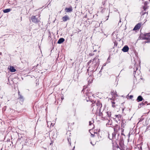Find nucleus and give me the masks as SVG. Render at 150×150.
I'll use <instances>...</instances> for the list:
<instances>
[{
	"label": "nucleus",
	"instance_id": "e433bc0d",
	"mask_svg": "<svg viewBox=\"0 0 150 150\" xmlns=\"http://www.w3.org/2000/svg\"><path fill=\"white\" fill-rule=\"evenodd\" d=\"M124 110V108H123L122 109V111H123Z\"/></svg>",
	"mask_w": 150,
	"mask_h": 150
},
{
	"label": "nucleus",
	"instance_id": "b1692460",
	"mask_svg": "<svg viewBox=\"0 0 150 150\" xmlns=\"http://www.w3.org/2000/svg\"><path fill=\"white\" fill-rule=\"evenodd\" d=\"M67 140H68V141L69 143V144L71 145V139H70V138H68L67 139Z\"/></svg>",
	"mask_w": 150,
	"mask_h": 150
},
{
	"label": "nucleus",
	"instance_id": "72a5a7b5",
	"mask_svg": "<svg viewBox=\"0 0 150 150\" xmlns=\"http://www.w3.org/2000/svg\"><path fill=\"white\" fill-rule=\"evenodd\" d=\"M142 120H143V119H142V118H141V119H140V120H139V122H141V121H142Z\"/></svg>",
	"mask_w": 150,
	"mask_h": 150
},
{
	"label": "nucleus",
	"instance_id": "473e14b6",
	"mask_svg": "<svg viewBox=\"0 0 150 150\" xmlns=\"http://www.w3.org/2000/svg\"><path fill=\"white\" fill-rule=\"evenodd\" d=\"M92 123V122H91V121H89V125H91Z\"/></svg>",
	"mask_w": 150,
	"mask_h": 150
},
{
	"label": "nucleus",
	"instance_id": "f3484780",
	"mask_svg": "<svg viewBox=\"0 0 150 150\" xmlns=\"http://www.w3.org/2000/svg\"><path fill=\"white\" fill-rule=\"evenodd\" d=\"M143 1V3L144 5H147L148 3L150 1V0H142Z\"/></svg>",
	"mask_w": 150,
	"mask_h": 150
},
{
	"label": "nucleus",
	"instance_id": "2f4dec72",
	"mask_svg": "<svg viewBox=\"0 0 150 150\" xmlns=\"http://www.w3.org/2000/svg\"><path fill=\"white\" fill-rule=\"evenodd\" d=\"M114 11L116 12H117L118 11V10L116 8H115L114 9Z\"/></svg>",
	"mask_w": 150,
	"mask_h": 150
},
{
	"label": "nucleus",
	"instance_id": "5701e85b",
	"mask_svg": "<svg viewBox=\"0 0 150 150\" xmlns=\"http://www.w3.org/2000/svg\"><path fill=\"white\" fill-rule=\"evenodd\" d=\"M107 116L108 117H110L111 115V113L110 112H107L106 113Z\"/></svg>",
	"mask_w": 150,
	"mask_h": 150
},
{
	"label": "nucleus",
	"instance_id": "20e7f679",
	"mask_svg": "<svg viewBox=\"0 0 150 150\" xmlns=\"http://www.w3.org/2000/svg\"><path fill=\"white\" fill-rule=\"evenodd\" d=\"M150 33H146L144 34L142 37V39L144 40H148L147 42H150Z\"/></svg>",
	"mask_w": 150,
	"mask_h": 150
},
{
	"label": "nucleus",
	"instance_id": "c85d7f7f",
	"mask_svg": "<svg viewBox=\"0 0 150 150\" xmlns=\"http://www.w3.org/2000/svg\"><path fill=\"white\" fill-rule=\"evenodd\" d=\"M112 106L113 107H115L114 104H115V103L114 101L112 102Z\"/></svg>",
	"mask_w": 150,
	"mask_h": 150
},
{
	"label": "nucleus",
	"instance_id": "dca6fc26",
	"mask_svg": "<svg viewBox=\"0 0 150 150\" xmlns=\"http://www.w3.org/2000/svg\"><path fill=\"white\" fill-rule=\"evenodd\" d=\"M143 99L142 96H138V97H137V102L141 101Z\"/></svg>",
	"mask_w": 150,
	"mask_h": 150
},
{
	"label": "nucleus",
	"instance_id": "f03ea898",
	"mask_svg": "<svg viewBox=\"0 0 150 150\" xmlns=\"http://www.w3.org/2000/svg\"><path fill=\"white\" fill-rule=\"evenodd\" d=\"M102 106V104L99 101H98L96 103H94L92 104L93 110L97 112L100 111V109Z\"/></svg>",
	"mask_w": 150,
	"mask_h": 150
},
{
	"label": "nucleus",
	"instance_id": "39448f33",
	"mask_svg": "<svg viewBox=\"0 0 150 150\" xmlns=\"http://www.w3.org/2000/svg\"><path fill=\"white\" fill-rule=\"evenodd\" d=\"M115 120L117 122L120 123V121L122 119V116L120 115H115Z\"/></svg>",
	"mask_w": 150,
	"mask_h": 150
},
{
	"label": "nucleus",
	"instance_id": "6ab92c4d",
	"mask_svg": "<svg viewBox=\"0 0 150 150\" xmlns=\"http://www.w3.org/2000/svg\"><path fill=\"white\" fill-rule=\"evenodd\" d=\"M86 94L87 96L88 97H91V96H93V95L92 94V93H91V92H86Z\"/></svg>",
	"mask_w": 150,
	"mask_h": 150
},
{
	"label": "nucleus",
	"instance_id": "f257e3e1",
	"mask_svg": "<svg viewBox=\"0 0 150 150\" xmlns=\"http://www.w3.org/2000/svg\"><path fill=\"white\" fill-rule=\"evenodd\" d=\"M89 66L87 69V71L90 70L91 71H93L96 67H98L99 64V59L97 57L93 59L90 60L87 63Z\"/></svg>",
	"mask_w": 150,
	"mask_h": 150
},
{
	"label": "nucleus",
	"instance_id": "a19ab883",
	"mask_svg": "<svg viewBox=\"0 0 150 150\" xmlns=\"http://www.w3.org/2000/svg\"><path fill=\"white\" fill-rule=\"evenodd\" d=\"M108 63L110 62V61L109 62V61H108Z\"/></svg>",
	"mask_w": 150,
	"mask_h": 150
},
{
	"label": "nucleus",
	"instance_id": "a878e982",
	"mask_svg": "<svg viewBox=\"0 0 150 150\" xmlns=\"http://www.w3.org/2000/svg\"><path fill=\"white\" fill-rule=\"evenodd\" d=\"M47 125H48V126H49V125H51L50 126H53V125H52V123H50V122H49V123L48 122H47Z\"/></svg>",
	"mask_w": 150,
	"mask_h": 150
},
{
	"label": "nucleus",
	"instance_id": "c756f323",
	"mask_svg": "<svg viewBox=\"0 0 150 150\" xmlns=\"http://www.w3.org/2000/svg\"><path fill=\"white\" fill-rule=\"evenodd\" d=\"M83 90L84 91H85L86 90V87L85 86H84V88L83 89Z\"/></svg>",
	"mask_w": 150,
	"mask_h": 150
},
{
	"label": "nucleus",
	"instance_id": "bb28decb",
	"mask_svg": "<svg viewBox=\"0 0 150 150\" xmlns=\"http://www.w3.org/2000/svg\"><path fill=\"white\" fill-rule=\"evenodd\" d=\"M94 55V53H89V55L90 56H93Z\"/></svg>",
	"mask_w": 150,
	"mask_h": 150
},
{
	"label": "nucleus",
	"instance_id": "2eb2a0df",
	"mask_svg": "<svg viewBox=\"0 0 150 150\" xmlns=\"http://www.w3.org/2000/svg\"><path fill=\"white\" fill-rule=\"evenodd\" d=\"M64 39L63 38H60L57 42V43L61 44L64 41Z\"/></svg>",
	"mask_w": 150,
	"mask_h": 150
},
{
	"label": "nucleus",
	"instance_id": "aec40b11",
	"mask_svg": "<svg viewBox=\"0 0 150 150\" xmlns=\"http://www.w3.org/2000/svg\"><path fill=\"white\" fill-rule=\"evenodd\" d=\"M125 120H122V123H121L122 127H124V126H125Z\"/></svg>",
	"mask_w": 150,
	"mask_h": 150
},
{
	"label": "nucleus",
	"instance_id": "412c9836",
	"mask_svg": "<svg viewBox=\"0 0 150 150\" xmlns=\"http://www.w3.org/2000/svg\"><path fill=\"white\" fill-rule=\"evenodd\" d=\"M95 23L96 24V28L100 26V24L99 22H98L96 21Z\"/></svg>",
	"mask_w": 150,
	"mask_h": 150
},
{
	"label": "nucleus",
	"instance_id": "c9c22d12",
	"mask_svg": "<svg viewBox=\"0 0 150 150\" xmlns=\"http://www.w3.org/2000/svg\"><path fill=\"white\" fill-rule=\"evenodd\" d=\"M91 135H92V136H92L93 137L94 136V135H93V134H91Z\"/></svg>",
	"mask_w": 150,
	"mask_h": 150
},
{
	"label": "nucleus",
	"instance_id": "58836bf2",
	"mask_svg": "<svg viewBox=\"0 0 150 150\" xmlns=\"http://www.w3.org/2000/svg\"><path fill=\"white\" fill-rule=\"evenodd\" d=\"M109 59H110L109 58H108V61Z\"/></svg>",
	"mask_w": 150,
	"mask_h": 150
},
{
	"label": "nucleus",
	"instance_id": "9b49d317",
	"mask_svg": "<svg viewBox=\"0 0 150 150\" xmlns=\"http://www.w3.org/2000/svg\"><path fill=\"white\" fill-rule=\"evenodd\" d=\"M116 92L115 91H113L111 92V94L112 96V98L114 99L115 98L116 96H117Z\"/></svg>",
	"mask_w": 150,
	"mask_h": 150
},
{
	"label": "nucleus",
	"instance_id": "a211bd4d",
	"mask_svg": "<svg viewBox=\"0 0 150 150\" xmlns=\"http://www.w3.org/2000/svg\"><path fill=\"white\" fill-rule=\"evenodd\" d=\"M11 9L10 8H7L3 10L4 13H7L11 11Z\"/></svg>",
	"mask_w": 150,
	"mask_h": 150
},
{
	"label": "nucleus",
	"instance_id": "4468645a",
	"mask_svg": "<svg viewBox=\"0 0 150 150\" xmlns=\"http://www.w3.org/2000/svg\"><path fill=\"white\" fill-rule=\"evenodd\" d=\"M8 69H9L10 71L12 72H14L16 71L14 67L13 66H10L9 68V67H8Z\"/></svg>",
	"mask_w": 150,
	"mask_h": 150
},
{
	"label": "nucleus",
	"instance_id": "1a4fd4ad",
	"mask_svg": "<svg viewBox=\"0 0 150 150\" xmlns=\"http://www.w3.org/2000/svg\"><path fill=\"white\" fill-rule=\"evenodd\" d=\"M129 49V48L127 45H125L124 46L122 49V50L124 52H127Z\"/></svg>",
	"mask_w": 150,
	"mask_h": 150
},
{
	"label": "nucleus",
	"instance_id": "79ce46f5",
	"mask_svg": "<svg viewBox=\"0 0 150 150\" xmlns=\"http://www.w3.org/2000/svg\"><path fill=\"white\" fill-rule=\"evenodd\" d=\"M109 139H111V138H109Z\"/></svg>",
	"mask_w": 150,
	"mask_h": 150
},
{
	"label": "nucleus",
	"instance_id": "423d86ee",
	"mask_svg": "<svg viewBox=\"0 0 150 150\" xmlns=\"http://www.w3.org/2000/svg\"><path fill=\"white\" fill-rule=\"evenodd\" d=\"M147 8H148L146 5H144V6H143V9L144 10L142 11L141 13L142 15H144L146 13L147 14L148 11H146V10Z\"/></svg>",
	"mask_w": 150,
	"mask_h": 150
},
{
	"label": "nucleus",
	"instance_id": "4c0bfd02",
	"mask_svg": "<svg viewBox=\"0 0 150 150\" xmlns=\"http://www.w3.org/2000/svg\"><path fill=\"white\" fill-rule=\"evenodd\" d=\"M96 50H94L93 51V52H96Z\"/></svg>",
	"mask_w": 150,
	"mask_h": 150
},
{
	"label": "nucleus",
	"instance_id": "0eeeda50",
	"mask_svg": "<svg viewBox=\"0 0 150 150\" xmlns=\"http://www.w3.org/2000/svg\"><path fill=\"white\" fill-rule=\"evenodd\" d=\"M136 71H134V76L136 78H138V76L139 75L140 76V75L139 74H136V72H137V73H138V72H140V71H139V70H138V68H137V67H136Z\"/></svg>",
	"mask_w": 150,
	"mask_h": 150
},
{
	"label": "nucleus",
	"instance_id": "4be33fe9",
	"mask_svg": "<svg viewBox=\"0 0 150 150\" xmlns=\"http://www.w3.org/2000/svg\"><path fill=\"white\" fill-rule=\"evenodd\" d=\"M112 139H114L115 138V136H116V134L115 132H113L112 134Z\"/></svg>",
	"mask_w": 150,
	"mask_h": 150
},
{
	"label": "nucleus",
	"instance_id": "7c9ffc66",
	"mask_svg": "<svg viewBox=\"0 0 150 150\" xmlns=\"http://www.w3.org/2000/svg\"><path fill=\"white\" fill-rule=\"evenodd\" d=\"M133 97V96L132 95H131L129 96V98L130 99H132Z\"/></svg>",
	"mask_w": 150,
	"mask_h": 150
},
{
	"label": "nucleus",
	"instance_id": "393cba45",
	"mask_svg": "<svg viewBox=\"0 0 150 150\" xmlns=\"http://www.w3.org/2000/svg\"><path fill=\"white\" fill-rule=\"evenodd\" d=\"M109 123L108 122L106 124V125L107 126H108L109 125H111L112 122H110V121H109Z\"/></svg>",
	"mask_w": 150,
	"mask_h": 150
},
{
	"label": "nucleus",
	"instance_id": "f704fd0d",
	"mask_svg": "<svg viewBox=\"0 0 150 150\" xmlns=\"http://www.w3.org/2000/svg\"><path fill=\"white\" fill-rule=\"evenodd\" d=\"M64 98H63V97H62V98H61V99H62V100H63L64 99Z\"/></svg>",
	"mask_w": 150,
	"mask_h": 150
},
{
	"label": "nucleus",
	"instance_id": "7ed1b4c3",
	"mask_svg": "<svg viewBox=\"0 0 150 150\" xmlns=\"http://www.w3.org/2000/svg\"><path fill=\"white\" fill-rule=\"evenodd\" d=\"M40 18L37 17L36 16H31V19L32 21L35 23H37L40 21Z\"/></svg>",
	"mask_w": 150,
	"mask_h": 150
},
{
	"label": "nucleus",
	"instance_id": "9d476101",
	"mask_svg": "<svg viewBox=\"0 0 150 150\" xmlns=\"http://www.w3.org/2000/svg\"><path fill=\"white\" fill-rule=\"evenodd\" d=\"M65 11L67 13L71 12L72 11V8L71 6L69 8H65Z\"/></svg>",
	"mask_w": 150,
	"mask_h": 150
},
{
	"label": "nucleus",
	"instance_id": "6e6552de",
	"mask_svg": "<svg viewBox=\"0 0 150 150\" xmlns=\"http://www.w3.org/2000/svg\"><path fill=\"white\" fill-rule=\"evenodd\" d=\"M141 26V24L140 23H139L135 25V26L133 30H138L140 28Z\"/></svg>",
	"mask_w": 150,
	"mask_h": 150
},
{
	"label": "nucleus",
	"instance_id": "f8f14e48",
	"mask_svg": "<svg viewBox=\"0 0 150 150\" xmlns=\"http://www.w3.org/2000/svg\"><path fill=\"white\" fill-rule=\"evenodd\" d=\"M62 19L63 21L65 22L69 20V18L68 16L65 15L62 17Z\"/></svg>",
	"mask_w": 150,
	"mask_h": 150
},
{
	"label": "nucleus",
	"instance_id": "ea45409f",
	"mask_svg": "<svg viewBox=\"0 0 150 150\" xmlns=\"http://www.w3.org/2000/svg\"><path fill=\"white\" fill-rule=\"evenodd\" d=\"M121 134H122V135H124V134H123L122 133Z\"/></svg>",
	"mask_w": 150,
	"mask_h": 150
},
{
	"label": "nucleus",
	"instance_id": "ddd939ff",
	"mask_svg": "<svg viewBox=\"0 0 150 150\" xmlns=\"http://www.w3.org/2000/svg\"><path fill=\"white\" fill-rule=\"evenodd\" d=\"M93 81V79L92 76H90L88 79V84L91 83Z\"/></svg>",
	"mask_w": 150,
	"mask_h": 150
},
{
	"label": "nucleus",
	"instance_id": "cd10ccee",
	"mask_svg": "<svg viewBox=\"0 0 150 150\" xmlns=\"http://www.w3.org/2000/svg\"><path fill=\"white\" fill-rule=\"evenodd\" d=\"M20 92L19 91H18V95H19V97L20 98H23V97L22 96H21V95H20Z\"/></svg>",
	"mask_w": 150,
	"mask_h": 150
}]
</instances>
